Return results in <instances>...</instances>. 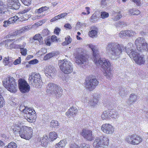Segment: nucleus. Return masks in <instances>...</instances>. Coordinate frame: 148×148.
I'll return each mask as SVG.
<instances>
[{
  "mask_svg": "<svg viewBox=\"0 0 148 148\" xmlns=\"http://www.w3.org/2000/svg\"><path fill=\"white\" fill-rule=\"evenodd\" d=\"M55 53H51L47 54L45 56L44 58V59L45 60H47L51 58L53 56H55Z\"/></svg>",
  "mask_w": 148,
  "mask_h": 148,
  "instance_id": "obj_41",
  "label": "nucleus"
},
{
  "mask_svg": "<svg viewBox=\"0 0 148 148\" xmlns=\"http://www.w3.org/2000/svg\"><path fill=\"white\" fill-rule=\"evenodd\" d=\"M101 18L104 19L108 17L109 16V14L107 12H101Z\"/></svg>",
  "mask_w": 148,
  "mask_h": 148,
  "instance_id": "obj_47",
  "label": "nucleus"
},
{
  "mask_svg": "<svg viewBox=\"0 0 148 148\" xmlns=\"http://www.w3.org/2000/svg\"><path fill=\"white\" fill-rule=\"evenodd\" d=\"M16 144L14 142H11L9 143L8 146H5L4 148H16Z\"/></svg>",
  "mask_w": 148,
  "mask_h": 148,
  "instance_id": "obj_36",
  "label": "nucleus"
},
{
  "mask_svg": "<svg viewBox=\"0 0 148 148\" xmlns=\"http://www.w3.org/2000/svg\"><path fill=\"white\" fill-rule=\"evenodd\" d=\"M18 87L20 91L23 93L29 91L30 86L24 79H20L18 81Z\"/></svg>",
  "mask_w": 148,
  "mask_h": 148,
  "instance_id": "obj_12",
  "label": "nucleus"
},
{
  "mask_svg": "<svg viewBox=\"0 0 148 148\" xmlns=\"http://www.w3.org/2000/svg\"><path fill=\"white\" fill-rule=\"evenodd\" d=\"M48 9V8L46 6L43 7L37 10H36V12L38 13H41L47 10Z\"/></svg>",
  "mask_w": 148,
  "mask_h": 148,
  "instance_id": "obj_43",
  "label": "nucleus"
},
{
  "mask_svg": "<svg viewBox=\"0 0 148 148\" xmlns=\"http://www.w3.org/2000/svg\"><path fill=\"white\" fill-rule=\"evenodd\" d=\"M127 54L130 58H133L134 60L140 55V54L138 53L136 50H132L129 52V53H127Z\"/></svg>",
  "mask_w": 148,
  "mask_h": 148,
  "instance_id": "obj_27",
  "label": "nucleus"
},
{
  "mask_svg": "<svg viewBox=\"0 0 148 148\" xmlns=\"http://www.w3.org/2000/svg\"><path fill=\"white\" fill-rule=\"evenodd\" d=\"M76 62L78 64H85V63L87 61L88 59L82 55H79L76 56Z\"/></svg>",
  "mask_w": 148,
  "mask_h": 148,
  "instance_id": "obj_18",
  "label": "nucleus"
},
{
  "mask_svg": "<svg viewBox=\"0 0 148 148\" xmlns=\"http://www.w3.org/2000/svg\"><path fill=\"white\" fill-rule=\"evenodd\" d=\"M28 80L29 84L34 87L40 88L42 84V78L38 73H32L29 75Z\"/></svg>",
  "mask_w": 148,
  "mask_h": 148,
  "instance_id": "obj_2",
  "label": "nucleus"
},
{
  "mask_svg": "<svg viewBox=\"0 0 148 148\" xmlns=\"http://www.w3.org/2000/svg\"><path fill=\"white\" fill-rule=\"evenodd\" d=\"M127 37H132L136 34V32L132 30H127Z\"/></svg>",
  "mask_w": 148,
  "mask_h": 148,
  "instance_id": "obj_40",
  "label": "nucleus"
},
{
  "mask_svg": "<svg viewBox=\"0 0 148 148\" xmlns=\"http://www.w3.org/2000/svg\"><path fill=\"white\" fill-rule=\"evenodd\" d=\"M24 113L27 114V118L24 119L25 121L27 120L28 122H32L36 118L35 112L34 109L31 108L27 107L26 110H24Z\"/></svg>",
  "mask_w": 148,
  "mask_h": 148,
  "instance_id": "obj_9",
  "label": "nucleus"
},
{
  "mask_svg": "<svg viewBox=\"0 0 148 148\" xmlns=\"http://www.w3.org/2000/svg\"><path fill=\"white\" fill-rule=\"evenodd\" d=\"M85 87L89 91H92L98 84L99 82L95 78H90L85 80Z\"/></svg>",
  "mask_w": 148,
  "mask_h": 148,
  "instance_id": "obj_10",
  "label": "nucleus"
},
{
  "mask_svg": "<svg viewBox=\"0 0 148 148\" xmlns=\"http://www.w3.org/2000/svg\"><path fill=\"white\" fill-rule=\"evenodd\" d=\"M12 18H10L8 21H5L3 22V26L4 27H7L10 24L12 23L11 22L12 19Z\"/></svg>",
  "mask_w": 148,
  "mask_h": 148,
  "instance_id": "obj_45",
  "label": "nucleus"
},
{
  "mask_svg": "<svg viewBox=\"0 0 148 148\" xmlns=\"http://www.w3.org/2000/svg\"><path fill=\"white\" fill-rule=\"evenodd\" d=\"M21 62V59L20 57L15 60L13 62L14 65H16L20 64Z\"/></svg>",
  "mask_w": 148,
  "mask_h": 148,
  "instance_id": "obj_54",
  "label": "nucleus"
},
{
  "mask_svg": "<svg viewBox=\"0 0 148 148\" xmlns=\"http://www.w3.org/2000/svg\"><path fill=\"white\" fill-rule=\"evenodd\" d=\"M97 32L95 30H92L89 32V36L92 38L96 37L97 36Z\"/></svg>",
  "mask_w": 148,
  "mask_h": 148,
  "instance_id": "obj_35",
  "label": "nucleus"
},
{
  "mask_svg": "<svg viewBox=\"0 0 148 148\" xmlns=\"http://www.w3.org/2000/svg\"><path fill=\"white\" fill-rule=\"evenodd\" d=\"M124 46L115 42H110L107 45L106 50L109 53L111 57L114 60L116 59L119 58L123 50Z\"/></svg>",
  "mask_w": 148,
  "mask_h": 148,
  "instance_id": "obj_1",
  "label": "nucleus"
},
{
  "mask_svg": "<svg viewBox=\"0 0 148 148\" xmlns=\"http://www.w3.org/2000/svg\"><path fill=\"white\" fill-rule=\"evenodd\" d=\"M126 92L127 90H125L124 88H121L120 90L119 93L121 97H123L126 95Z\"/></svg>",
  "mask_w": 148,
  "mask_h": 148,
  "instance_id": "obj_42",
  "label": "nucleus"
},
{
  "mask_svg": "<svg viewBox=\"0 0 148 148\" xmlns=\"http://www.w3.org/2000/svg\"><path fill=\"white\" fill-rule=\"evenodd\" d=\"M32 40V43L35 45H41L43 43L42 37L39 34H36L33 37Z\"/></svg>",
  "mask_w": 148,
  "mask_h": 148,
  "instance_id": "obj_16",
  "label": "nucleus"
},
{
  "mask_svg": "<svg viewBox=\"0 0 148 148\" xmlns=\"http://www.w3.org/2000/svg\"><path fill=\"white\" fill-rule=\"evenodd\" d=\"M51 39L53 42H57L58 39L57 37L55 35H53L51 36Z\"/></svg>",
  "mask_w": 148,
  "mask_h": 148,
  "instance_id": "obj_56",
  "label": "nucleus"
},
{
  "mask_svg": "<svg viewBox=\"0 0 148 148\" xmlns=\"http://www.w3.org/2000/svg\"><path fill=\"white\" fill-rule=\"evenodd\" d=\"M60 31V29L58 27H56L54 30V33L55 34L58 35Z\"/></svg>",
  "mask_w": 148,
  "mask_h": 148,
  "instance_id": "obj_58",
  "label": "nucleus"
},
{
  "mask_svg": "<svg viewBox=\"0 0 148 148\" xmlns=\"http://www.w3.org/2000/svg\"><path fill=\"white\" fill-rule=\"evenodd\" d=\"M65 42L66 45H68L70 43L72 40L71 38L69 36H67V37L65 38Z\"/></svg>",
  "mask_w": 148,
  "mask_h": 148,
  "instance_id": "obj_50",
  "label": "nucleus"
},
{
  "mask_svg": "<svg viewBox=\"0 0 148 148\" xmlns=\"http://www.w3.org/2000/svg\"><path fill=\"white\" fill-rule=\"evenodd\" d=\"M22 2L25 5L28 6L31 3V0H23Z\"/></svg>",
  "mask_w": 148,
  "mask_h": 148,
  "instance_id": "obj_49",
  "label": "nucleus"
},
{
  "mask_svg": "<svg viewBox=\"0 0 148 148\" xmlns=\"http://www.w3.org/2000/svg\"><path fill=\"white\" fill-rule=\"evenodd\" d=\"M89 47L93 52V58L94 60L97 59L99 57V52L97 48L94 45L91 44L89 45Z\"/></svg>",
  "mask_w": 148,
  "mask_h": 148,
  "instance_id": "obj_20",
  "label": "nucleus"
},
{
  "mask_svg": "<svg viewBox=\"0 0 148 148\" xmlns=\"http://www.w3.org/2000/svg\"><path fill=\"white\" fill-rule=\"evenodd\" d=\"M66 143V140L64 139H63L60 140L58 144H57L55 147L56 148H64Z\"/></svg>",
  "mask_w": 148,
  "mask_h": 148,
  "instance_id": "obj_26",
  "label": "nucleus"
},
{
  "mask_svg": "<svg viewBox=\"0 0 148 148\" xmlns=\"http://www.w3.org/2000/svg\"><path fill=\"white\" fill-rule=\"evenodd\" d=\"M3 62L5 65H10V62L9 61V57H5L3 59Z\"/></svg>",
  "mask_w": 148,
  "mask_h": 148,
  "instance_id": "obj_48",
  "label": "nucleus"
},
{
  "mask_svg": "<svg viewBox=\"0 0 148 148\" xmlns=\"http://www.w3.org/2000/svg\"><path fill=\"white\" fill-rule=\"evenodd\" d=\"M40 141L42 146L47 147L49 142L48 136L46 135L44 136L40 139Z\"/></svg>",
  "mask_w": 148,
  "mask_h": 148,
  "instance_id": "obj_25",
  "label": "nucleus"
},
{
  "mask_svg": "<svg viewBox=\"0 0 148 148\" xmlns=\"http://www.w3.org/2000/svg\"><path fill=\"white\" fill-rule=\"evenodd\" d=\"M56 69L53 66H49L47 67L45 69V73L46 76H51V74H53L56 71Z\"/></svg>",
  "mask_w": 148,
  "mask_h": 148,
  "instance_id": "obj_23",
  "label": "nucleus"
},
{
  "mask_svg": "<svg viewBox=\"0 0 148 148\" xmlns=\"http://www.w3.org/2000/svg\"><path fill=\"white\" fill-rule=\"evenodd\" d=\"M21 52L22 55L25 56L27 54V50L25 48H23L20 50Z\"/></svg>",
  "mask_w": 148,
  "mask_h": 148,
  "instance_id": "obj_51",
  "label": "nucleus"
},
{
  "mask_svg": "<svg viewBox=\"0 0 148 148\" xmlns=\"http://www.w3.org/2000/svg\"><path fill=\"white\" fill-rule=\"evenodd\" d=\"M23 32H25L27 31L29 29V27L27 26H26L25 27H23L21 29Z\"/></svg>",
  "mask_w": 148,
  "mask_h": 148,
  "instance_id": "obj_64",
  "label": "nucleus"
},
{
  "mask_svg": "<svg viewBox=\"0 0 148 148\" xmlns=\"http://www.w3.org/2000/svg\"><path fill=\"white\" fill-rule=\"evenodd\" d=\"M132 1L137 5L139 6L140 5L141 2L140 0H132Z\"/></svg>",
  "mask_w": 148,
  "mask_h": 148,
  "instance_id": "obj_60",
  "label": "nucleus"
},
{
  "mask_svg": "<svg viewBox=\"0 0 148 148\" xmlns=\"http://www.w3.org/2000/svg\"><path fill=\"white\" fill-rule=\"evenodd\" d=\"M81 135L88 140L91 141L94 139L92 136V131L90 130H83L81 133Z\"/></svg>",
  "mask_w": 148,
  "mask_h": 148,
  "instance_id": "obj_14",
  "label": "nucleus"
},
{
  "mask_svg": "<svg viewBox=\"0 0 148 148\" xmlns=\"http://www.w3.org/2000/svg\"><path fill=\"white\" fill-rule=\"evenodd\" d=\"M10 18H12V20L11 21L12 23L15 22L18 19L19 20H20V18L18 17V16H14L13 17Z\"/></svg>",
  "mask_w": 148,
  "mask_h": 148,
  "instance_id": "obj_52",
  "label": "nucleus"
},
{
  "mask_svg": "<svg viewBox=\"0 0 148 148\" xmlns=\"http://www.w3.org/2000/svg\"><path fill=\"white\" fill-rule=\"evenodd\" d=\"M133 139V134L131 135H129L126 137L125 140L128 143L132 144V140Z\"/></svg>",
  "mask_w": 148,
  "mask_h": 148,
  "instance_id": "obj_38",
  "label": "nucleus"
},
{
  "mask_svg": "<svg viewBox=\"0 0 148 148\" xmlns=\"http://www.w3.org/2000/svg\"><path fill=\"white\" fill-rule=\"evenodd\" d=\"M125 25V23L124 22L119 21L118 22V23L116 24V26L120 27L121 26L124 25Z\"/></svg>",
  "mask_w": 148,
  "mask_h": 148,
  "instance_id": "obj_61",
  "label": "nucleus"
},
{
  "mask_svg": "<svg viewBox=\"0 0 148 148\" xmlns=\"http://www.w3.org/2000/svg\"><path fill=\"white\" fill-rule=\"evenodd\" d=\"M109 116H110V119L111 118H116L119 116V114L113 110H108Z\"/></svg>",
  "mask_w": 148,
  "mask_h": 148,
  "instance_id": "obj_28",
  "label": "nucleus"
},
{
  "mask_svg": "<svg viewBox=\"0 0 148 148\" xmlns=\"http://www.w3.org/2000/svg\"><path fill=\"white\" fill-rule=\"evenodd\" d=\"M19 132L20 136L21 138L29 140L32 137V130L30 127L24 126L21 127Z\"/></svg>",
  "mask_w": 148,
  "mask_h": 148,
  "instance_id": "obj_8",
  "label": "nucleus"
},
{
  "mask_svg": "<svg viewBox=\"0 0 148 148\" xmlns=\"http://www.w3.org/2000/svg\"><path fill=\"white\" fill-rule=\"evenodd\" d=\"M30 10V8H27L26 9H25L23 10V11H22L21 12H20V13L21 14H24L25 13H27V12H28Z\"/></svg>",
  "mask_w": 148,
  "mask_h": 148,
  "instance_id": "obj_62",
  "label": "nucleus"
},
{
  "mask_svg": "<svg viewBox=\"0 0 148 148\" xmlns=\"http://www.w3.org/2000/svg\"><path fill=\"white\" fill-rule=\"evenodd\" d=\"M135 62L139 65L144 64L145 62V59L144 55H139L137 57L134 59Z\"/></svg>",
  "mask_w": 148,
  "mask_h": 148,
  "instance_id": "obj_21",
  "label": "nucleus"
},
{
  "mask_svg": "<svg viewBox=\"0 0 148 148\" xmlns=\"http://www.w3.org/2000/svg\"><path fill=\"white\" fill-rule=\"evenodd\" d=\"M27 107H25L23 106H20L19 107V110L21 112L24 113V110H26Z\"/></svg>",
  "mask_w": 148,
  "mask_h": 148,
  "instance_id": "obj_63",
  "label": "nucleus"
},
{
  "mask_svg": "<svg viewBox=\"0 0 148 148\" xmlns=\"http://www.w3.org/2000/svg\"><path fill=\"white\" fill-rule=\"evenodd\" d=\"M108 110L104 111L101 115V117L103 120L106 119H110V116H109Z\"/></svg>",
  "mask_w": 148,
  "mask_h": 148,
  "instance_id": "obj_32",
  "label": "nucleus"
},
{
  "mask_svg": "<svg viewBox=\"0 0 148 148\" xmlns=\"http://www.w3.org/2000/svg\"><path fill=\"white\" fill-rule=\"evenodd\" d=\"M23 33V32L21 29L15 31L14 33V35L15 36L19 34H21Z\"/></svg>",
  "mask_w": 148,
  "mask_h": 148,
  "instance_id": "obj_55",
  "label": "nucleus"
},
{
  "mask_svg": "<svg viewBox=\"0 0 148 148\" xmlns=\"http://www.w3.org/2000/svg\"><path fill=\"white\" fill-rule=\"evenodd\" d=\"M103 72L104 76H106L107 78H110L112 76V74L110 68L104 70V71H103Z\"/></svg>",
  "mask_w": 148,
  "mask_h": 148,
  "instance_id": "obj_29",
  "label": "nucleus"
},
{
  "mask_svg": "<svg viewBox=\"0 0 148 148\" xmlns=\"http://www.w3.org/2000/svg\"><path fill=\"white\" fill-rule=\"evenodd\" d=\"M8 14V12L6 11V10L4 7L3 5H1L0 6V15L3 16H6L5 15H7Z\"/></svg>",
  "mask_w": 148,
  "mask_h": 148,
  "instance_id": "obj_30",
  "label": "nucleus"
},
{
  "mask_svg": "<svg viewBox=\"0 0 148 148\" xmlns=\"http://www.w3.org/2000/svg\"><path fill=\"white\" fill-rule=\"evenodd\" d=\"M99 56L98 58L95 60H94L95 63L97 64H100L101 65V67L105 70L110 68L111 66V63L108 60L105 59L100 58Z\"/></svg>",
  "mask_w": 148,
  "mask_h": 148,
  "instance_id": "obj_11",
  "label": "nucleus"
},
{
  "mask_svg": "<svg viewBox=\"0 0 148 148\" xmlns=\"http://www.w3.org/2000/svg\"><path fill=\"white\" fill-rule=\"evenodd\" d=\"M142 139L139 136L133 134V139L132 144L136 145L141 142Z\"/></svg>",
  "mask_w": 148,
  "mask_h": 148,
  "instance_id": "obj_24",
  "label": "nucleus"
},
{
  "mask_svg": "<svg viewBox=\"0 0 148 148\" xmlns=\"http://www.w3.org/2000/svg\"><path fill=\"white\" fill-rule=\"evenodd\" d=\"M80 148H90V147L88 145L85 143H83L80 145Z\"/></svg>",
  "mask_w": 148,
  "mask_h": 148,
  "instance_id": "obj_59",
  "label": "nucleus"
},
{
  "mask_svg": "<svg viewBox=\"0 0 148 148\" xmlns=\"http://www.w3.org/2000/svg\"><path fill=\"white\" fill-rule=\"evenodd\" d=\"M114 14L116 15V16H115L114 18V20H118L122 17V14H121L120 11H119L117 12H114Z\"/></svg>",
  "mask_w": 148,
  "mask_h": 148,
  "instance_id": "obj_39",
  "label": "nucleus"
},
{
  "mask_svg": "<svg viewBox=\"0 0 148 148\" xmlns=\"http://www.w3.org/2000/svg\"><path fill=\"white\" fill-rule=\"evenodd\" d=\"M58 64L61 71L65 74L71 73L73 71L72 64L65 59L59 60Z\"/></svg>",
  "mask_w": 148,
  "mask_h": 148,
  "instance_id": "obj_4",
  "label": "nucleus"
},
{
  "mask_svg": "<svg viewBox=\"0 0 148 148\" xmlns=\"http://www.w3.org/2000/svg\"><path fill=\"white\" fill-rule=\"evenodd\" d=\"M8 2L11 9L17 10L19 8L20 4L18 0H8Z\"/></svg>",
  "mask_w": 148,
  "mask_h": 148,
  "instance_id": "obj_15",
  "label": "nucleus"
},
{
  "mask_svg": "<svg viewBox=\"0 0 148 148\" xmlns=\"http://www.w3.org/2000/svg\"><path fill=\"white\" fill-rule=\"evenodd\" d=\"M78 110L76 108L73 107L71 108L66 113V115L69 117L74 116L77 113Z\"/></svg>",
  "mask_w": 148,
  "mask_h": 148,
  "instance_id": "obj_19",
  "label": "nucleus"
},
{
  "mask_svg": "<svg viewBox=\"0 0 148 148\" xmlns=\"http://www.w3.org/2000/svg\"><path fill=\"white\" fill-rule=\"evenodd\" d=\"M103 132L105 134L111 135L114 132L113 127L109 124H103L101 127Z\"/></svg>",
  "mask_w": 148,
  "mask_h": 148,
  "instance_id": "obj_13",
  "label": "nucleus"
},
{
  "mask_svg": "<svg viewBox=\"0 0 148 148\" xmlns=\"http://www.w3.org/2000/svg\"><path fill=\"white\" fill-rule=\"evenodd\" d=\"M38 60L36 59H35L30 61L29 63L30 64H34L38 62Z\"/></svg>",
  "mask_w": 148,
  "mask_h": 148,
  "instance_id": "obj_53",
  "label": "nucleus"
},
{
  "mask_svg": "<svg viewBox=\"0 0 148 148\" xmlns=\"http://www.w3.org/2000/svg\"><path fill=\"white\" fill-rule=\"evenodd\" d=\"M128 12L131 15H138L140 12L139 10L134 8L129 10Z\"/></svg>",
  "mask_w": 148,
  "mask_h": 148,
  "instance_id": "obj_34",
  "label": "nucleus"
},
{
  "mask_svg": "<svg viewBox=\"0 0 148 148\" xmlns=\"http://www.w3.org/2000/svg\"><path fill=\"white\" fill-rule=\"evenodd\" d=\"M46 91L57 97H60L62 95V88L58 85L53 83H49L48 84Z\"/></svg>",
  "mask_w": 148,
  "mask_h": 148,
  "instance_id": "obj_3",
  "label": "nucleus"
},
{
  "mask_svg": "<svg viewBox=\"0 0 148 148\" xmlns=\"http://www.w3.org/2000/svg\"><path fill=\"white\" fill-rule=\"evenodd\" d=\"M14 79L12 77H8L4 79L3 82V86L11 92H15L17 90V86Z\"/></svg>",
  "mask_w": 148,
  "mask_h": 148,
  "instance_id": "obj_6",
  "label": "nucleus"
},
{
  "mask_svg": "<svg viewBox=\"0 0 148 148\" xmlns=\"http://www.w3.org/2000/svg\"><path fill=\"white\" fill-rule=\"evenodd\" d=\"M57 134L55 132H50L49 134V139L52 141L56 139L57 138Z\"/></svg>",
  "mask_w": 148,
  "mask_h": 148,
  "instance_id": "obj_33",
  "label": "nucleus"
},
{
  "mask_svg": "<svg viewBox=\"0 0 148 148\" xmlns=\"http://www.w3.org/2000/svg\"><path fill=\"white\" fill-rule=\"evenodd\" d=\"M135 44L137 50L140 52L148 50V44L143 38L138 37L137 38L135 41Z\"/></svg>",
  "mask_w": 148,
  "mask_h": 148,
  "instance_id": "obj_7",
  "label": "nucleus"
},
{
  "mask_svg": "<svg viewBox=\"0 0 148 148\" xmlns=\"http://www.w3.org/2000/svg\"><path fill=\"white\" fill-rule=\"evenodd\" d=\"M137 96L135 94H130L128 100L127 101V105L130 106L135 103L137 100Z\"/></svg>",
  "mask_w": 148,
  "mask_h": 148,
  "instance_id": "obj_22",
  "label": "nucleus"
},
{
  "mask_svg": "<svg viewBox=\"0 0 148 148\" xmlns=\"http://www.w3.org/2000/svg\"><path fill=\"white\" fill-rule=\"evenodd\" d=\"M64 27L66 29H71L72 28V27L71 25L69 23H66L64 24Z\"/></svg>",
  "mask_w": 148,
  "mask_h": 148,
  "instance_id": "obj_57",
  "label": "nucleus"
},
{
  "mask_svg": "<svg viewBox=\"0 0 148 148\" xmlns=\"http://www.w3.org/2000/svg\"><path fill=\"white\" fill-rule=\"evenodd\" d=\"M21 127L19 126L18 125H16L14 128L13 129V132L15 133L19 132V130H20Z\"/></svg>",
  "mask_w": 148,
  "mask_h": 148,
  "instance_id": "obj_46",
  "label": "nucleus"
},
{
  "mask_svg": "<svg viewBox=\"0 0 148 148\" xmlns=\"http://www.w3.org/2000/svg\"><path fill=\"white\" fill-rule=\"evenodd\" d=\"M50 125L52 127H55L59 125V123L58 121L55 120H52L50 123Z\"/></svg>",
  "mask_w": 148,
  "mask_h": 148,
  "instance_id": "obj_37",
  "label": "nucleus"
},
{
  "mask_svg": "<svg viewBox=\"0 0 148 148\" xmlns=\"http://www.w3.org/2000/svg\"><path fill=\"white\" fill-rule=\"evenodd\" d=\"M133 46V44L131 43H129L127 45V46L125 47L124 48L125 50L126 51V52L127 53H129V52L133 50L132 49V47Z\"/></svg>",
  "mask_w": 148,
  "mask_h": 148,
  "instance_id": "obj_31",
  "label": "nucleus"
},
{
  "mask_svg": "<svg viewBox=\"0 0 148 148\" xmlns=\"http://www.w3.org/2000/svg\"><path fill=\"white\" fill-rule=\"evenodd\" d=\"M109 139L107 136H101L97 138L93 144L95 148H106L108 145Z\"/></svg>",
  "mask_w": 148,
  "mask_h": 148,
  "instance_id": "obj_5",
  "label": "nucleus"
},
{
  "mask_svg": "<svg viewBox=\"0 0 148 148\" xmlns=\"http://www.w3.org/2000/svg\"><path fill=\"white\" fill-rule=\"evenodd\" d=\"M127 30L122 31L119 34V37L122 38H124L127 36Z\"/></svg>",
  "mask_w": 148,
  "mask_h": 148,
  "instance_id": "obj_44",
  "label": "nucleus"
},
{
  "mask_svg": "<svg viewBox=\"0 0 148 148\" xmlns=\"http://www.w3.org/2000/svg\"><path fill=\"white\" fill-rule=\"evenodd\" d=\"M85 103L87 104L89 106L93 108L94 107L98 102V100L96 97H94L93 99H90L88 100L87 98H85L84 100Z\"/></svg>",
  "mask_w": 148,
  "mask_h": 148,
  "instance_id": "obj_17",
  "label": "nucleus"
}]
</instances>
